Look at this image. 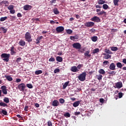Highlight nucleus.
Returning a JSON list of instances; mask_svg holds the SVG:
<instances>
[{"instance_id": "nucleus-38", "label": "nucleus", "mask_w": 126, "mask_h": 126, "mask_svg": "<svg viewBox=\"0 0 126 126\" xmlns=\"http://www.w3.org/2000/svg\"><path fill=\"white\" fill-rule=\"evenodd\" d=\"M103 9L107 10L109 8V6L107 4H104L102 5Z\"/></svg>"}, {"instance_id": "nucleus-13", "label": "nucleus", "mask_w": 126, "mask_h": 126, "mask_svg": "<svg viewBox=\"0 0 126 126\" xmlns=\"http://www.w3.org/2000/svg\"><path fill=\"white\" fill-rule=\"evenodd\" d=\"M24 10H30L32 8V6L30 5H25L23 7Z\"/></svg>"}, {"instance_id": "nucleus-5", "label": "nucleus", "mask_w": 126, "mask_h": 126, "mask_svg": "<svg viewBox=\"0 0 126 126\" xmlns=\"http://www.w3.org/2000/svg\"><path fill=\"white\" fill-rule=\"evenodd\" d=\"M72 47L76 50H79L81 49V44L79 42H75L72 44Z\"/></svg>"}, {"instance_id": "nucleus-54", "label": "nucleus", "mask_w": 126, "mask_h": 126, "mask_svg": "<svg viewBox=\"0 0 126 126\" xmlns=\"http://www.w3.org/2000/svg\"><path fill=\"white\" fill-rule=\"evenodd\" d=\"M55 61H56V59H55L53 57H51V58L49 60V62H55Z\"/></svg>"}, {"instance_id": "nucleus-9", "label": "nucleus", "mask_w": 126, "mask_h": 126, "mask_svg": "<svg viewBox=\"0 0 126 126\" xmlns=\"http://www.w3.org/2000/svg\"><path fill=\"white\" fill-rule=\"evenodd\" d=\"M56 30L57 32H58V33H60L64 31V28H63V26L57 27L56 29Z\"/></svg>"}, {"instance_id": "nucleus-41", "label": "nucleus", "mask_w": 126, "mask_h": 126, "mask_svg": "<svg viewBox=\"0 0 126 126\" xmlns=\"http://www.w3.org/2000/svg\"><path fill=\"white\" fill-rule=\"evenodd\" d=\"M64 117H65V118H70V114L68 112H66L65 114H64Z\"/></svg>"}, {"instance_id": "nucleus-56", "label": "nucleus", "mask_w": 126, "mask_h": 126, "mask_svg": "<svg viewBox=\"0 0 126 126\" xmlns=\"http://www.w3.org/2000/svg\"><path fill=\"white\" fill-rule=\"evenodd\" d=\"M85 51V49L83 48L82 49H78V52H80V53H83Z\"/></svg>"}, {"instance_id": "nucleus-33", "label": "nucleus", "mask_w": 126, "mask_h": 126, "mask_svg": "<svg viewBox=\"0 0 126 126\" xmlns=\"http://www.w3.org/2000/svg\"><path fill=\"white\" fill-rule=\"evenodd\" d=\"M53 12L55 14H59L60 11L58 10V8H55L53 9Z\"/></svg>"}, {"instance_id": "nucleus-19", "label": "nucleus", "mask_w": 126, "mask_h": 126, "mask_svg": "<svg viewBox=\"0 0 126 126\" xmlns=\"http://www.w3.org/2000/svg\"><path fill=\"white\" fill-rule=\"evenodd\" d=\"M10 52L12 56L16 54V52L14 51V47L13 46L11 47Z\"/></svg>"}, {"instance_id": "nucleus-60", "label": "nucleus", "mask_w": 126, "mask_h": 126, "mask_svg": "<svg viewBox=\"0 0 126 126\" xmlns=\"http://www.w3.org/2000/svg\"><path fill=\"white\" fill-rule=\"evenodd\" d=\"M21 82V80L19 78L17 79L15 81V82H16L17 83H18V82Z\"/></svg>"}, {"instance_id": "nucleus-28", "label": "nucleus", "mask_w": 126, "mask_h": 126, "mask_svg": "<svg viewBox=\"0 0 126 126\" xmlns=\"http://www.w3.org/2000/svg\"><path fill=\"white\" fill-rule=\"evenodd\" d=\"M0 107H3L4 108L7 107V104L5 102H0Z\"/></svg>"}, {"instance_id": "nucleus-32", "label": "nucleus", "mask_w": 126, "mask_h": 126, "mask_svg": "<svg viewBox=\"0 0 126 126\" xmlns=\"http://www.w3.org/2000/svg\"><path fill=\"white\" fill-rule=\"evenodd\" d=\"M1 3H3V4H5V6H8V4H9V2L7 0L2 1Z\"/></svg>"}, {"instance_id": "nucleus-53", "label": "nucleus", "mask_w": 126, "mask_h": 126, "mask_svg": "<svg viewBox=\"0 0 126 126\" xmlns=\"http://www.w3.org/2000/svg\"><path fill=\"white\" fill-rule=\"evenodd\" d=\"M81 67H83V64H81L78 65L77 66V69L78 68V69H80V68H81Z\"/></svg>"}, {"instance_id": "nucleus-6", "label": "nucleus", "mask_w": 126, "mask_h": 126, "mask_svg": "<svg viewBox=\"0 0 126 126\" xmlns=\"http://www.w3.org/2000/svg\"><path fill=\"white\" fill-rule=\"evenodd\" d=\"M91 21H94V22H96L97 23H99V22H101V19L99 17L94 16L91 19Z\"/></svg>"}, {"instance_id": "nucleus-8", "label": "nucleus", "mask_w": 126, "mask_h": 126, "mask_svg": "<svg viewBox=\"0 0 126 126\" xmlns=\"http://www.w3.org/2000/svg\"><path fill=\"white\" fill-rule=\"evenodd\" d=\"M114 88H118L120 89L123 87V83L122 82H118L115 83V86H114Z\"/></svg>"}, {"instance_id": "nucleus-61", "label": "nucleus", "mask_w": 126, "mask_h": 126, "mask_svg": "<svg viewBox=\"0 0 126 126\" xmlns=\"http://www.w3.org/2000/svg\"><path fill=\"white\" fill-rule=\"evenodd\" d=\"M29 109V107L28 106H25V108H24V110L26 111V112H27V111H28Z\"/></svg>"}, {"instance_id": "nucleus-2", "label": "nucleus", "mask_w": 126, "mask_h": 126, "mask_svg": "<svg viewBox=\"0 0 126 126\" xmlns=\"http://www.w3.org/2000/svg\"><path fill=\"white\" fill-rule=\"evenodd\" d=\"M9 57H10V54H7L6 53H3L1 55V59H3V61L6 62V63H8V62H9Z\"/></svg>"}, {"instance_id": "nucleus-22", "label": "nucleus", "mask_w": 126, "mask_h": 126, "mask_svg": "<svg viewBox=\"0 0 126 126\" xmlns=\"http://www.w3.org/2000/svg\"><path fill=\"white\" fill-rule=\"evenodd\" d=\"M43 36H40L39 37H38L36 39V44H39L40 43V40H42V39H43Z\"/></svg>"}, {"instance_id": "nucleus-7", "label": "nucleus", "mask_w": 126, "mask_h": 126, "mask_svg": "<svg viewBox=\"0 0 126 126\" xmlns=\"http://www.w3.org/2000/svg\"><path fill=\"white\" fill-rule=\"evenodd\" d=\"M1 92H2L4 95H6L7 94V89L6 86H2L1 87Z\"/></svg>"}, {"instance_id": "nucleus-23", "label": "nucleus", "mask_w": 126, "mask_h": 126, "mask_svg": "<svg viewBox=\"0 0 126 126\" xmlns=\"http://www.w3.org/2000/svg\"><path fill=\"white\" fill-rule=\"evenodd\" d=\"M90 53V51H87L84 54L85 57H88V58H90V57H91V54H89Z\"/></svg>"}, {"instance_id": "nucleus-4", "label": "nucleus", "mask_w": 126, "mask_h": 126, "mask_svg": "<svg viewBox=\"0 0 126 126\" xmlns=\"http://www.w3.org/2000/svg\"><path fill=\"white\" fill-rule=\"evenodd\" d=\"M18 88L20 90V91H22V92H24L25 91H26V85L23 83L18 85Z\"/></svg>"}, {"instance_id": "nucleus-35", "label": "nucleus", "mask_w": 126, "mask_h": 126, "mask_svg": "<svg viewBox=\"0 0 126 126\" xmlns=\"http://www.w3.org/2000/svg\"><path fill=\"white\" fill-rule=\"evenodd\" d=\"M119 1H120V0H113L114 5L118 6L119 5Z\"/></svg>"}, {"instance_id": "nucleus-62", "label": "nucleus", "mask_w": 126, "mask_h": 126, "mask_svg": "<svg viewBox=\"0 0 126 126\" xmlns=\"http://www.w3.org/2000/svg\"><path fill=\"white\" fill-rule=\"evenodd\" d=\"M17 15V17H22V15L20 13H18Z\"/></svg>"}, {"instance_id": "nucleus-25", "label": "nucleus", "mask_w": 126, "mask_h": 126, "mask_svg": "<svg viewBox=\"0 0 126 126\" xmlns=\"http://www.w3.org/2000/svg\"><path fill=\"white\" fill-rule=\"evenodd\" d=\"M34 73L35 75H39V74H41V73H43V71L42 70H38L35 71Z\"/></svg>"}, {"instance_id": "nucleus-45", "label": "nucleus", "mask_w": 126, "mask_h": 126, "mask_svg": "<svg viewBox=\"0 0 126 126\" xmlns=\"http://www.w3.org/2000/svg\"><path fill=\"white\" fill-rule=\"evenodd\" d=\"M59 102L60 104H63L64 103V99L63 98H60Z\"/></svg>"}, {"instance_id": "nucleus-21", "label": "nucleus", "mask_w": 126, "mask_h": 126, "mask_svg": "<svg viewBox=\"0 0 126 126\" xmlns=\"http://www.w3.org/2000/svg\"><path fill=\"white\" fill-rule=\"evenodd\" d=\"M3 102L6 104L9 103V98L8 97H5L3 99Z\"/></svg>"}, {"instance_id": "nucleus-52", "label": "nucleus", "mask_w": 126, "mask_h": 126, "mask_svg": "<svg viewBox=\"0 0 126 126\" xmlns=\"http://www.w3.org/2000/svg\"><path fill=\"white\" fill-rule=\"evenodd\" d=\"M47 126H53V124H52V122H51V121H48Z\"/></svg>"}, {"instance_id": "nucleus-11", "label": "nucleus", "mask_w": 126, "mask_h": 126, "mask_svg": "<svg viewBox=\"0 0 126 126\" xmlns=\"http://www.w3.org/2000/svg\"><path fill=\"white\" fill-rule=\"evenodd\" d=\"M94 24H95L93 22H88L85 23V26L87 27H92L93 26H94Z\"/></svg>"}, {"instance_id": "nucleus-51", "label": "nucleus", "mask_w": 126, "mask_h": 126, "mask_svg": "<svg viewBox=\"0 0 126 126\" xmlns=\"http://www.w3.org/2000/svg\"><path fill=\"white\" fill-rule=\"evenodd\" d=\"M1 30L2 31H3L4 33H6L7 30L6 29H4L3 27H1Z\"/></svg>"}, {"instance_id": "nucleus-36", "label": "nucleus", "mask_w": 126, "mask_h": 126, "mask_svg": "<svg viewBox=\"0 0 126 126\" xmlns=\"http://www.w3.org/2000/svg\"><path fill=\"white\" fill-rule=\"evenodd\" d=\"M97 2L98 4H104L106 1L103 0H97Z\"/></svg>"}, {"instance_id": "nucleus-26", "label": "nucleus", "mask_w": 126, "mask_h": 126, "mask_svg": "<svg viewBox=\"0 0 126 126\" xmlns=\"http://www.w3.org/2000/svg\"><path fill=\"white\" fill-rule=\"evenodd\" d=\"M91 39L93 42H96L98 40V37L96 36H92Z\"/></svg>"}, {"instance_id": "nucleus-15", "label": "nucleus", "mask_w": 126, "mask_h": 126, "mask_svg": "<svg viewBox=\"0 0 126 126\" xmlns=\"http://www.w3.org/2000/svg\"><path fill=\"white\" fill-rule=\"evenodd\" d=\"M1 111H0V115H1L2 116H7V111H6V110H3V109H0Z\"/></svg>"}, {"instance_id": "nucleus-39", "label": "nucleus", "mask_w": 126, "mask_h": 126, "mask_svg": "<svg viewBox=\"0 0 126 126\" xmlns=\"http://www.w3.org/2000/svg\"><path fill=\"white\" fill-rule=\"evenodd\" d=\"M111 51H113V52H116V51L118 50V49L117 47H111Z\"/></svg>"}, {"instance_id": "nucleus-37", "label": "nucleus", "mask_w": 126, "mask_h": 126, "mask_svg": "<svg viewBox=\"0 0 126 126\" xmlns=\"http://www.w3.org/2000/svg\"><path fill=\"white\" fill-rule=\"evenodd\" d=\"M98 72L100 73V74H105V73H106L105 70H104L103 69H100L98 70Z\"/></svg>"}, {"instance_id": "nucleus-44", "label": "nucleus", "mask_w": 126, "mask_h": 126, "mask_svg": "<svg viewBox=\"0 0 126 126\" xmlns=\"http://www.w3.org/2000/svg\"><path fill=\"white\" fill-rule=\"evenodd\" d=\"M66 33L67 34H69V35H70L72 33V30L70 29H68L66 30Z\"/></svg>"}, {"instance_id": "nucleus-42", "label": "nucleus", "mask_w": 126, "mask_h": 126, "mask_svg": "<svg viewBox=\"0 0 126 126\" xmlns=\"http://www.w3.org/2000/svg\"><path fill=\"white\" fill-rule=\"evenodd\" d=\"M6 19H7V17H1L0 18V21L2 22L3 21H4L5 20H6Z\"/></svg>"}, {"instance_id": "nucleus-43", "label": "nucleus", "mask_w": 126, "mask_h": 126, "mask_svg": "<svg viewBox=\"0 0 126 126\" xmlns=\"http://www.w3.org/2000/svg\"><path fill=\"white\" fill-rule=\"evenodd\" d=\"M111 55H110L109 54H106L104 56V59H105V60H108V59H110V58H111Z\"/></svg>"}, {"instance_id": "nucleus-46", "label": "nucleus", "mask_w": 126, "mask_h": 126, "mask_svg": "<svg viewBox=\"0 0 126 126\" xmlns=\"http://www.w3.org/2000/svg\"><path fill=\"white\" fill-rule=\"evenodd\" d=\"M27 87H28V88H29L30 89L33 88V86H32V84H27Z\"/></svg>"}, {"instance_id": "nucleus-14", "label": "nucleus", "mask_w": 126, "mask_h": 126, "mask_svg": "<svg viewBox=\"0 0 126 126\" xmlns=\"http://www.w3.org/2000/svg\"><path fill=\"white\" fill-rule=\"evenodd\" d=\"M109 68L111 70H115V69H116V65L115 64V63H112L109 65Z\"/></svg>"}, {"instance_id": "nucleus-27", "label": "nucleus", "mask_w": 126, "mask_h": 126, "mask_svg": "<svg viewBox=\"0 0 126 126\" xmlns=\"http://www.w3.org/2000/svg\"><path fill=\"white\" fill-rule=\"evenodd\" d=\"M56 61L59 63H62V62H63V58L60 56H58L56 58Z\"/></svg>"}, {"instance_id": "nucleus-57", "label": "nucleus", "mask_w": 126, "mask_h": 126, "mask_svg": "<svg viewBox=\"0 0 126 126\" xmlns=\"http://www.w3.org/2000/svg\"><path fill=\"white\" fill-rule=\"evenodd\" d=\"M10 13L11 14H14L15 13V10H10Z\"/></svg>"}, {"instance_id": "nucleus-30", "label": "nucleus", "mask_w": 126, "mask_h": 126, "mask_svg": "<svg viewBox=\"0 0 126 126\" xmlns=\"http://www.w3.org/2000/svg\"><path fill=\"white\" fill-rule=\"evenodd\" d=\"M106 13H107L106 12H105L104 10H102L101 11H100V12L97 13V15L98 16L103 15V14H104V15H106Z\"/></svg>"}, {"instance_id": "nucleus-16", "label": "nucleus", "mask_w": 126, "mask_h": 126, "mask_svg": "<svg viewBox=\"0 0 126 126\" xmlns=\"http://www.w3.org/2000/svg\"><path fill=\"white\" fill-rule=\"evenodd\" d=\"M71 70L73 72H76L77 71H79V70L77 69V67H76V66H73L71 67Z\"/></svg>"}, {"instance_id": "nucleus-63", "label": "nucleus", "mask_w": 126, "mask_h": 126, "mask_svg": "<svg viewBox=\"0 0 126 126\" xmlns=\"http://www.w3.org/2000/svg\"><path fill=\"white\" fill-rule=\"evenodd\" d=\"M111 31L112 32H118V30L116 29H111Z\"/></svg>"}, {"instance_id": "nucleus-18", "label": "nucleus", "mask_w": 126, "mask_h": 126, "mask_svg": "<svg viewBox=\"0 0 126 126\" xmlns=\"http://www.w3.org/2000/svg\"><path fill=\"white\" fill-rule=\"evenodd\" d=\"M19 44L20 45V46L24 47V46H25V45H26V43L25 42V41H23V40L21 39L20 40V41L19 42Z\"/></svg>"}, {"instance_id": "nucleus-24", "label": "nucleus", "mask_w": 126, "mask_h": 126, "mask_svg": "<svg viewBox=\"0 0 126 126\" xmlns=\"http://www.w3.org/2000/svg\"><path fill=\"white\" fill-rule=\"evenodd\" d=\"M108 74H110V76H113L117 73V72H116L115 71H111L108 72Z\"/></svg>"}, {"instance_id": "nucleus-3", "label": "nucleus", "mask_w": 126, "mask_h": 126, "mask_svg": "<svg viewBox=\"0 0 126 126\" xmlns=\"http://www.w3.org/2000/svg\"><path fill=\"white\" fill-rule=\"evenodd\" d=\"M86 75H87V73L85 72L80 74L78 77L79 80L80 81H85V79H86Z\"/></svg>"}, {"instance_id": "nucleus-10", "label": "nucleus", "mask_w": 126, "mask_h": 126, "mask_svg": "<svg viewBox=\"0 0 126 126\" xmlns=\"http://www.w3.org/2000/svg\"><path fill=\"white\" fill-rule=\"evenodd\" d=\"M70 40L72 41H74V42H76L78 39H79V36L78 35H75L74 36H70Z\"/></svg>"}, {"instance_id": "nucleus-31", "label": "nucleus", "mask_w": 126, "mask_h": 126, "mask_svg": "<svg viewBox=\"0 0 126 126\" xmlns=\"http://www.w3.org/2000/svg\"><path fill=\"white\" fill-rule=\"evenodd\" d=\"M99 52H100V49H99V48H95V49L93 50V54L94 55V54L99 53Z\"/></svg>"}, {"instance_id": "nucleus-50", "label": "nucleus", "mask_w": 126, "mask_h": 126, "mask_svg": "<svg viewBox=\"0 0 126 126\" xmlns=\"http://www.w3.org/2000/svg\"><path fill=\"white\" fill-rule=\"evenodd\" d=\"M105 52L106 53V54H112V52L110 51V50L107 49H105Z\"/></svg>"}, {"instance_id": "nucleus-55", "label": "nucleus", "mask_w": 126, "mask_h": 126, "mask_svg": "<svg viewBox=\"0 0 126 126\" xmlns=\"http://www.w3.org/2000/svg\"><path fill=\"white\" fill-rule=\"evenodd\" d=\"M54 73H58V72H60V69L56 68L54 71Z\"/></svg>"}, {"instance_id": "nucleus-12", "label": "nucleus", "mask_w": 126, "mask_h": 126, "mask_svg": "<svg viewBox=\"0 0 126 126\" xmlns=\"http://www.w3.org/2000/svg\"><path fill=\"white\" fill-rule=\"evenodd\" d=\"M52 105L53 107H58L60 105V102L58 100H54L53 101Z\"/></svg>"}, {"instance_id": "nucleus-58", "label": "nucleus", "mask_w": 126, "mask_h": 126, "mask_svg": "<svg viewBox=\"0 0 126 126\" xmlns=\"http://www.w3.org/2000/svg\"><path fill=\"white\" fill-rule=\"evenodd\" d=\"M21 60H22V59H21V58H20V57L17 58L16 62L19 63V62H20L21 61Z\"/></svg>"}, {"instance_id": "nucleus-48", "label": "nucleus", "mask_w": 126, "mask_h": 126, "mask_svg": "<svg viewBox=\"0 0 126 126\" xmlns=\"http://www.w3.org/2000/svg\"><path fill=\"white\" fill-rule=\"evenodd\" d=\"M103 65H108L109 63V61H104L103 62Z\"/></svg>"}, {"instance_id": "nucleus-47", "label": "nucleus", "mask_w": 126, "mask_h": 126, "mask_svg": "<svg viewBox=\"0 0 126 126\" xmlns=\"http://www.w3.org/2000/svg\"><path fill=\"white\" fill-rule=\"evenodd\" d=\"M123 96H124V94L121 92L118 93V97H119V98H121L123 97Z\"/></svg>"}, {"instance_id": "nucleus-59", "label": "nucleus", "mask_w": 126, "mask_h": 126, "mask_svg": "<svg viewBox=\"0 0 126 126\" xmlns=\"http://www.w3.org/2000/svg\"><path fill=\"white\" fill-rule=\"evenodd\" d=\"M90 32L92 33H94L96 32V30L94 29H91Z\"/></svg>"}, {"instance_id": "nucleus-20", "label": "nucleus", "mask_w": 126, "mask_h": 126, "mask_svg": "<svg viewBox=\"0 0 126 126\" xmlns=\"http://www.w3.org/2000/svg\"><path fill=\"white\" fill-rule=\"evenodd\" d=\"M79 104H80V102L79 101H77L73 103V106L75 108H76V107H78L79 106Z\"/></svg>"}, {"instance_id": "nucleus-34", "label": "nucleus", "mask_w": 126, "mask_h": 126, "mask_svg": "<svg viewBox=\"0 0 126 126\" xmlns=\"http://www.w3.org/2000/svg\"><path fill=\"white\" fill-rule=\"evenodd\" d=\"M116 65L119 68H122V67H123V64H122V63H121L120 62H118L116 63Z\"/></svg>"}, {"instance_id": "nucleus-40", "label": "nucleus", "mask_w": 126, "mask_h": 126, "mask_svg": "<svg viewBox=\"0 0 126 126\" xmlns=\"http://www.w3.org/2000/svg\"><path fill=\"white\" fill-rule=\"evenodd\" d=\"M96 77L97 79H98V80H101V79H102V77H103V76H102V75L99 74V75H96Z\"/></svg>"}, {"instance_id": "nucleus-64", "label": "nucleus", "mask_w": 126, "mask_h": 126, "mask_svg": "<svg viewBox=\"0 0 126 126\" xmlns=\"http://www.w3.org/2000/svg\"><path fill=\"white\" fill-rule=\"evenodd\" d=\"M99 102H100V103H104V99H103V98H100L99 99Z\"/></svg>"}, {"instance_id": "nucleus-17", "label": "nucleus", "mask_w": 126, "mask_h": 126, "mask_svg": "<svg viewBox=\"0 0 126 126\" xmlns=\"http://www.w3.org/2000/svg\"><path fill=\"white\" fill-rule=\"evenodd\" d=\"M4 77H5L8 81H12V80H13V79L12 78V77L11 76L5 75L4 76Z\"/></svg>"}, {"instance_id": "nucleus-49", "label": "nucleus", "mask_w": 126, "mask_h": 126, "mask_svg": "<svg viewBox=\"0 0 126 126\" xmlns=\"http://www.w3.org/2000/svg\"><path fill=\"white\" fill-rule=\"evenodd\" d=\"M8 9H9V10H11L12 9H13L14 8V6L13 5H10L8 7H7Z\"/></svg>"}, {"instance_id": "nucleus-1", "label": "nucleus", "mask_w": 126, "mask_h": 126, "mask_svg": "<svg viewBox=\"0 0 126 126\" xmlns=\"http://www.w3.org/2000/svg\"><path fill=\"white\" fill-rule=\"evenodd\" d=\"M25 38L26 41L28 42V43H31V42H32L33 41V39H32V37L31 36V34H30V32H27L25 34Z\"/></svg>"}, {"instance_id": "nucleus-29", "label": "nucleus", "mask_w": 126, "mask_h": 126, "mask_svg": "<svg viewBox=\"0 0 126 126\" xmlns=\"http://www.w3.org/2000/svg\"><path fill=\"white\" fill-rule=\"evenodd\" d=\"M69 83V81H67L65 82L64 84L63 85V89H65L66 87H67Z\"/></svg>"}]
</instances>
